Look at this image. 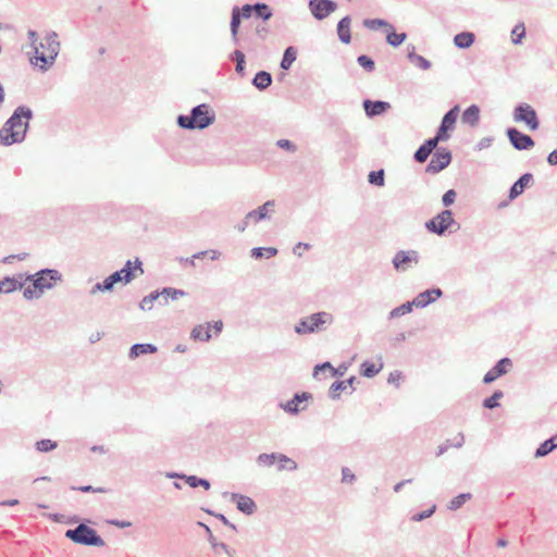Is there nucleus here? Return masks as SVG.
I'll return each instance as SVG.
<instances>
[{
  "mask_svg": "<svg viewBox=\"0 0 557 557\" xmlns=\"http://www.w3.org/2000/svg\"><path fill=\"white\" fill-rule=\"evenodd\" d=\"M334 323V315L327 311H319L301 318L294 326L297 335L306 336L325 332Z\"/></svg>",
  "mask_w": 557,
  "mask_h": 557,
  "instance_id": "20e7f679",
  "label": "nucleus"
},
{
  "mask_svg": "<svg viewBox=\"0 0 557 557\" xmlns=\"http://www.w3.org/2000/svg\"><path fill=\"white\" fill-rule=\"evenodd\" d=\"M387 32V35H386V41L388 45H391L392 47H398L400 46L407 38V34L406 33H396L393 29H386Z\"/></svg>",
  "mask_w": 557,
  "mask_h": 557,
  "instance_id": "58836bf2",
  "label": "nucleus"
},
{
  "mask_svg": "<svg viewBox=\"0 0 557 557\" xmlns=\"http://www.w3.org/2000/svg\"><path fill=\"white\" fill-rule=\"evenodd\" d=\"M525 37V27L523 23H518L511 30V41L513 45H519Z\"/></svg>",
  "mask_w": 557,
  "mask_h": 557,
  "instance_id": "de8ad7c7",
  "label": "nucleus"
},
{
  "mask_svg": "<svg viewBox=\"0 0 557 557\" xmlns=\"http://www.w3.org/2000/svg\"><path fill=\"white\" fill-rule=\"evenodd\" d=\"M400 379H401V373L399 371H394V372L389 373L387 382L389 384H395L396 386H398Z\"/></svg>",
  "mask_w": 557,
  "mask_h": 557,
  "instance_id": "338daca9",
  "label": "nucleus"
},
{
  "mask_svg": "<svg viewBox=\"0 0 557 557\" xmlns=\"http://www.w3.org/2000/svg\"><path fill=\"white\" fill-rule=\"evenodd\" d=\"M215 121L213 109L207 103H200L190 110L188 115L180 114L176 119L177 125L183 129H205Z\"/></svg>",
  "mask_w": 557,
  "mask_h": 557,
  "instance_id": "f03ea898",
  "label": "nucleus"
},
{
  "mask_svg": "<svg viewBox=\"0 0 557 557\" xmlns=\"http://www.w3.org/2000/svg\"><path fill=\"white\" fill-rule=\"evenodd\" d=\"M533 181V175L531 173L522 174L510 187L509 189V199L513 200L518 196H520L524 189L529 186V184Z\"/></svg>",
  "mask_w": 557,
  "mask_h": 557,
  "instance_id": "412c9836",
  "label": "nucleus"
},
{
  "mask_svg": "<svg viewBox=\"0 0 557 557\" xmlns=\"http://www.w3.org/2000/svg\"><path fill=\"white\" fill-rule=\"evenodd\" d=\"M358 64L363 67L367 72H372L375 69L374 61L366 54H361L357 58Z\"/></svg>",
  "mask_w": 557,
  "mask_h": 557,
  "instance_id": "603ef678",
  "label": "nucleus"
},
{
  "mask_svg": "<svg viewBox=\"0 0 557 557\" xmlns=\"http://www.w3.org/2000/svg\"><path fill=\"white\" fill-rule=\"evenodd\" d=\"M239 11L242 18H249L255 11V4H245Z\"/></svg>",
  "mask_w": 557,
  "mask_h": 557,
  "instance_id": "69168bd1",
  "label": "nucleus"
},
{
  "mask_svg": "<svg viewBox=\"0 0 557 557\" xmlns=\"http://www.w3.org/2000/svg\"><path fill=\"white\" fill-rule=\"evenodd\" d=\"M272 84V75L267 71L256 73L252 85L259 90H265Z\"/></svg>",
  "mask_w": 557,
  "mask_h": 557,
  "instance_id": "c85d7f7f",
  "label": "nucleus"
},
{
  "mask_svg": "<svg viewBox=\"0 0 557 557\" xmlns=\"http://www.w3.org/2000/svg\"><path fill=\"white\" fill-rule=\"evenodd\" d=\"M442 296H443V290L440 287H433L431 289H426V290L418 294L412 299V305L416 308H425L426 306L434 302Z\"/></svg>",
  "mask_w": 557,
  "mask_h": 557,
  "instance_id": "dca6fc26",
  "label": "nucleus"
},
{
  "mask_svg": "<svg viewBox=\"0 0 557 557\" xmlns=\"http://www.w3.org/2000/svg\"><path fill=\"white\" fill-rule=\"evenodd\" d=\"M392 263L397 272H406L412 264L419 263V252L417 250H399L395 253Z\"/></svg>",
  "mask_w": 557,
  "mask_h": 557,
  "instance_id": "f8f14e48",
  "label": "nucleus"
},
{
  "mask_svg": "<svg viewBox=\"0 0 557 557\" xmlns=\"http://www.w3.org/2000/svg\"><path fill=\"white\" fill-rule=\"evenodd\" d=\"M33 111L25 106H18L0 129V145L12 146L25 140Z\"/></svg>",
  "mask_w": 557,
  "mask_h": 557,
  "instance_id": "f257e3e1",
  "label": "nucleus"
},
{
  "mask_svg": "<svg viewBox=\"0 0 557 557\" xmlns=\"http://www.w3.org/2000/svg\"><path fill=\"white\" fill-rule=\"evenodd\" d=\"M414 46L411 47V50L408 51V59L411 63H413L416 66L420 67L421 70H429L431 67V62L426 60L424 57L416 53Z\"/></svg>",
  "mask_w": 557,
  "mask_h": 557,
  "instance_id": "473e14b6",
  "label": "nucleus"
},
{
  "mask_svg": "<svg viewBox=\"0 0 557 557\" xmlns=\"http://www.w3.org/2000/svg\"><path fill=\"white\" fill-rule=\"evenodd\" d=\"M425 228L437 236H444L460 228V224L454 219L453 211L445 209L425 222Z\"/></svg>",
  "mask_w": 557,
  "mask_h": 557,
  "instance_id": "423d86ee",
  "label": "nucleus"
},
{
  "mask_svg": "<svg viewBox=\"0 0 557 557\" xmlns=\"http://www.w3.org/2000/svg\"><path fill=\"white\" fill-rule=\"evenodd\" d=\"M308 8L315 20L322 21L336 11L337 3L333 0H309Z\"/></svg>",
  "mask_w": 557,
  "mask_h": 557,
  "instance_id": "9b49d317",
  "label": "nucleus"
},
{
  "mask_svg": "<svg viewBox=\"0 0 557 557\" xmlns=\"http://www.w3.org/2000/svg\"><path fill=\"white\" fill-rule=\"evenodd\" d=\"M27 38L29 40V45L32 47V49L35 51L37 50V47H38V39H39V36H38V33L34 29H28L27 32Z\"/></svg>",
  "mask_w": 557,
  "mask_h": 557,
  "instance_id": "052dcab7",
  "label": "nucleus"
},
{
  "mask_svg": "<svg viewBox=\"0 0 557 557\" xmlns=\"http://www.w3.org/2000/svg\"><path fill=\"white\" fill-rule=\"evenodd\" d=\"M59 52L60 41L58 40V34L51 30L46 34L44 41L38 42L37 50L34 52L36 62H34L33 59H30V62L36 65L40 62L38 66L45 72L54 64Z\"/></svg>",
  "mask_w": 557,
  "mask_h": 557,
  "instance_id": "7ed1b4c3",
  "label": "nucleus"
},
{
  "mask_svg": "<svg viewBox=\"0 0 557 557\" xmlns=\"http://www.w3.org/2000/svg\"><path fill=\"white\" fill-rule=\"evenodd\" d=\"M504 397V393L500 389L495 391L492 396L483 400V407L486 409H495L499 406L498 400Z\"/></svg>",
  "mask_w": 557,
  "mask_h": 557,
  "instance_id": "49530a36",
  "label": "nucleus"
},
{
  "mask_svg": "<svg viewBox=\"0 0 557 557\" xmlns=\"http://www.w3.org/2000/svg\"><path fill=\"white\" fill-rule=\"evenodd\" d=\"M277 252L275 247H255L250 250V257L253 259H261L263 257L270 259L276 256Z\"/></svg>",
  "mask_w": 557,
  "mask_h": 557,
  "instance_id": "c9c22d12",
  "label": "nucleus"
},
{
  "mask_svg": "<svg viewBox=\"0 0 557 557\" xmlns=\"http://www.w3.org/2000/svg\"><path fill=\"white\" fill-rule=\"evenodd\" d=\"M23 287V283L18 282L14 277H4L0 280V293L10 294L14 290L21 289Z\"/></svg>",
  "mask_w": 557,
  "mask_h": 557,
  "instance_id": "2f4dec72",
  "label": "nucleus"
},
{
  "mask_svg": "<svg viewBox=\"0 0 557 557\" xmlns=\"http://www.w3.org/2000/svg\"><path fill=\"white\" fill-rule=\"evenodd\" d=\"M297 58V51L293 46L285 49L280 66L282 70H289Z\"/></svg>",
  "mask_w": 557,
  "mask_h": 557,
  "instance_id": "f704fd0d",
  "label": "nucleus"
},
{
  "mask_svg": "<svg viewBox=\"0 0 557 557\" xmlns=\"http://www.w3.org/2000/svg\"><path fill=\"white\" fill-rule=\"evenodd\" d=\"M512 360L508 357L499 359L496 364L488 370L483 376L484 384H491L498 377L507 374L512 369Z\"/></svg>",
  "mask_w": 557,
  "mask_h": 557,
  "instance_id": "4468645a",
  "label": "nucleus"
},
{
  "mask_svg": "<svg viewBox=\"0 0 557 557\" xmlns=\"http://www.w3.org/2000/svg\"><path fill=\"white\" fill-rule=\"evenodd\" d=\"M450 161L451 152L445 147H440L433 153L425 171L431 174L440 173L449 165Z\"/></svg>",
  "mask_w": 557,
  "mask_h": 557,
  "instance_id": "9d476101",
  "label": "nucleus"
},
{
  "mask_svg": "<svg viewBox=\"0 0 557 557\" xmlns=\"http://www.w3.org/2000/svg\"><path fill=\"white\" fill-rule=\"evenodd\" d=\"M42 294L44 293H40L38 289H35L34 285L26 287L23 293L25 299L27 300L39 298Z\"/></svg>",
  "mask_w": 557,
  "mask_h": 557,
  "instance_id": "13d9d810",
  "label": "nucleus"
},
{
  "mask_svg": "<svg viewBox=\"0 0 557 557\" xmlns=\"http://www.w3.org/2000/svg\"><path fill=\"white\" fill-rule=\"evenodd\" d=\"M475 40V35L471 32H461L455 35L454 45L459 49L470 48Z\"/></svg>",
  "mask_w": 557,
  "mask_h": 557,
  "instance_id": "a878e982",
  "label": "nucleus"
},
{
  "mask_svg": "<svg viewBox=\"0 0 557 557\" xmlns=\"http://www.w3.org/2000/svg\"><path fill=\"white\" fill-rule=\"evenodd\" d=\"M98 292H102V293L111 292V288H110L109 284L107 283L106 278L100 283H96L94 285V287L91 288L90 294L95 295Z\"/></svg>",
  "mask_w": 557,
  "mask_h": 557,
  "instance_id": "bf43d9fd",
  "label": "nucleus"
},
{
  "mask_svg": "<svg viewBox=\"0 0 557 557\" xmlns=\"http://www.w3.org/2000/svg\"><path fill=\"white\" fill-rule=\"evenodd\" d=\"M414 306L412 305V300L411 301H407L396 308H394L393 310L389 311L388 313V319H396V318H399V317H403L407 313H410L412 311V308Z\"/></svg>",
  "mask_w": 557,
  "mask_h": 557,
  "instance_id": "ea45409f",
  "label": "nucleus"
},
{
  "mask_svg": "<svg viewBox=\"0 0 557 557\" xmlns=\"http://www.w3.org/2000/svg\"><path fill=\"white\" fill-rule=\"evenodd\" d=\"M471 497L472 495L470 493H461L449 500L447 508L455 511L459 509L466 502L470 500Z\"/></svg>",
  "mask_w": 557,
  "mask_h": 557,
  "instance_id": "37998d69",
  "label": "nucleus"
},
{
  "mask_svg": "<svg viewBox=\"0 0 557 557\" xmlns=\"http://www.w3.org/2000/svg\"><path fill=\"white\" fill-rule=\"evenodd\" d=\"M231 499L236 504V508L245 515H252L257 510L256 503L249 496L232 493Z\"/></svg>",
  "mask_w": 557,
  "mask_h": 557,
  "instance_id": "f3484780",
  "label": "nucleus"
},
{
  "mask_svg": "<svg viewBox=\"0 0 557 557\" xmlns=\"http://www.w3.org/2000/svg\"><path fill=\"white\" fill-rule=\"evenodd\" d=\"M278 453H262L260 455L257 456L256 458V462L259 467H263V468H270L272 466L275 465V462L277 461V456Z\"/></svg>",
  "mask_w": 557,
  "mask_h": 557,
  "instance_id": "4c0bfd02",
  "label": "nucleus"
},
{
  "mask_svg": "<svg viewBox=\"0 0 557 557\" xmlns=\"http://www.w3.org/2000/svg\"><path fill=\"white\" fill-rule=\"evenodd\" d=\"M512 117L517 123H524L531 131H536L540 127L537 113L529 103H518L513 109Z\"/></svg>",
  "mask_w": 557,
  "mask_h": 557,
  "instance_id": "1a4fd4ad",
  "label": "nucleus"
},
{
  "mask_svg": "<svg viewBox=\"0 0 557 557\" xmlns=\"http://www.w3.org/2000/svg\"><path fill=\"white\" fill-rule=\"evenodd\" d=\"M555 449H557V433L540 444V446L536 448L534 453V457L543 458L549 455Z\"/></svg>",
  "mask_w": 557,
  "mask_h": 557,
  "instance_id": "5701e85b",
  "label": "nucleus"
},
{
  "mask_svg": "<svg viewBox=\"0 0 557 557\" xmlns=\"http://www.w3.org/2000/svg\"><path fill=\"white\" fill-rule=\"evenodd\" d=\"M64 535L75 544L84 546L102 547L106 544L97 531L85 523H81L74 529L66 530Z\"/></svg>",
  "mask_w": 557,
  "mask_h": 557,
  "instance_id": "39448f33",
  "label": "nucleus"
},
{
  "mask_svg": "<svg viewBox=\"0 0 557 557\" xmlns=\"http://www.w3.org/2000/svg\"><path fill=\"white\" fill-rule=\"evenodd\" d=\"M357 381L356 376H350L344 381H335L329 389V397L333 400L339 399V392H345L348 387L351 388L350 393L354 392V383Z\"/></svg>",
  "mask_w": 557,
  "mask_h": 557,
  "instance_id": "aec40b11",
  "label": "nucleus"
},
{
  "mask_svg": "<svg viewBox=\"0 0 557 557\" xmlns=\"http://www.w3.org/2000/svg\"><path fill=\"white\" fill-rule=\"evenodd\" d=\"M26 281H30L40 293L53 288L57 282L62 281V274L55 269H41L35 274H29Z\"/></svg>",
  "mask_w": 557,
  "mask_h": 557,
  "instance_id": "6e6552de",
  "label": "nucleus"
},
{
  "mask_svg": "<svg viewBox=\"0 0 557 557\" xmlns=\"http://www.w3.org/2000/svg\"><path fill=\"white\" fill-rule=\"evenodd\" d=\"M276 146L281 149H284L286 151H289L292 153L297 151V146L290 141L289 139H278L276 141Z\"/></svg>",
  "mask_w": 557,
  "mask_h": 557,
  "instance_id": "4d7b16f0",
  "label": "nucleus"
},
{
  "mask_svg": "<svg viewBox=\"0 0 557 557\" xmlns=\"http://www.w3.org/2000/svg\"><path fill=\"white\" fill-rule=\"evenodd\" d=\"M356 480V475L352 473V471L347 468V467H344L342 469V481L345 482V483H354Z\"/></svg>",
  "mask_w": 557,
  "mask_h": 557,
  "instance_id": "680f3d73",
  "label": "nucleus"
},
{
  "mask_svg": "<svg viewBox=\"0 0 557 557\" xmlns=\"http://www.w3.org/2000/svg\"><path fill=\"white\" fill-rule=\"evenodd\" d=\"M436 510V505H433L431 506L429 509L426 510H423L421 512H417L414 513L412 517H411V521H414V522H420L426 518H430L431 516L434 515Z\"/></svg>",
  "mask_w": 557,
  "mask_h": 557,
  "instance_id": "5fc2aeb1",
  "label": "nucleus"
},
{
  "mask_svg": "<svg viewBox=\"0 0 557 557\" xmlns=\"http://www.w3.org/2000/svg\"><path fill=\"white\" fill-rule=\"evenodd\" d=\"M240 20H242V17H240L239 8L234 7L232 10V18H231V34H232V38L235 42L238 41L237 34H238V28L240 25Z\"/></svg>",
  "mask_w": 557,
  "mask_h": 557,
  "instance_id": "e433bc0d",
  "label": "nucleus"
},
{
  "mask_svg": "<svg viewBox=\"0 0 557 557\" xmlns=\"http://www.w3.org/2000/svg\"><path fill=\"white\" fill-rule=\"evenodd\" d=\"M506 135L512 147L517 150H528L534 147V140L532 137L520 132L516 127H508Z\"/></svg>",
  "mask_w": 557,
  "mask_h": 557,
  "instance_id": "ddd939ff",
  "label": "nucleus"
},
{
  "mask_svg": "<svg viewBox=\"0 0 557 557\" xmlns=\"http://www.w3.org/2000/svg\"><path fill=\"white\" fill-rule=\"evenodd\" d=\"M440 140L434 136L432 138L426 139L423 145L430 150L433 151L434 149H437Z\"/></svg>",
  "mask_w": 557,
  "mask_h": 557,
  "instance_id": "774afa93",
  "label": "nucleus"
},
{
  "mask_svg": "<svg viewBox=\"0 0 557 557\" xmlns=\"http://www.w3.org/2000/svg\"><path fill=\"white\" fill-rule=\"evenodd\" d=\"M461 121L472 127L476 126L480 121V108L476 104L468 107L461 115Z\"/></svg>",
  "mask_w": 557,
  "mask_h": 557,
  "instance_id": "393cba45",
  "label": "nucleus"
},
{
  "mask_svg": "<svg viewBox=\"0 0 557 557\" xmlns=\"http://www.w3.org/2000/svg\"><path fill=\"white\" fill-rule=\"evenodd\" d=\"M255 13L257 17L262 18L263 21L270 20L273 15L270 7L263 2H257L255 4Z\"/></svg>",
  "mask_w": 557,
  "mask_h": 557,
  "instance_id": "a18cd8bd",
  "label": "nucleus"
},
{
  "mask_svg": "<svg viewBox=\"0 0 557 557\" xmlns=\"http://www.w3.org/2000/svg\"><path fill=\"white\" fill-rule=\"evenodd\" d=\"M275 201L268 200L262 206L247 213V219L253 223L270 219L269 213L274 211Z\"/></svg>",
  "mask_w": 557,
  "mask_h": 557,
  "instance_id": "6ab92c4d",
  "label": "nucleus"
},
{
  "mask_svg": "<svg viewBox=\"0 0 557 557\" xmlns=\"http://www.w3.org/2000/svg\"><path fill=\"white\" fill-rule=\"evenodd\" d=\"M449 129L445 128V126H438L437 128V132H436V135L435 137L440 140V141H446L450 135H449Z\"/></svg>",
  "mask_w": 557,
  "mask_h": 557,
  "instance_id": "e2e57ef3",
  "label": "nucleus"
},
{
  "mask_svg": "<svg viewBox=\"0 0 557 557\" xmlns=\"http://www.w3.org/2000/svg\"><path fill=\"white\" fill-rule=\"evenodd\" d=\"M457 197V193L455 189H448L442 197V203L444 207L451 206Z\"/></svg>",
  "mask_w": 557,
  "mask_h": 557,
  "instance_id": "6e6d98bb",
  "label": "nucleus"
},
{
  "mask_svg": "<svg viewBox=\"0 0 557 557\" xmlns=\"http://www.w3.org/2000/svg\"><path fill=\"white\" fill-rule=\"evenodd\" d=\"M161 297L160 290H153L149 295L145 296L140 302L139 308L144 311L152 309L153 302Z\"/></svg>",
  "mask_w": 557,
  "mask_h": 557,
  "instance_id": "a19ab883",
  "label": "nucleus"
},
{
  "mask_svg": "<svg viewBox=\"0 0 557 557\" xmlns=\"http://www.w3.org/2000/svg\"><path fill=\"white\" fill-rule=\"evenodd\" d=\"M383 367L384 364L381 359L377 364L374 362L364 361L360 366V374L364 377L371 379L379 374L382 371Z\"/></svg>",
  "mask_w": 557,
  "mask_h": 557,
  "instance_id": "bb28decb",
  "label": "nucleus"
},
{
  "mask_svg": "<svg viewBox=\"0 0 557 557\" xmlns=\"http://www.w3.org/2000/svg\"><path fill=\"white\" fill-rule=\"evenodd\" d=\"M277 461L275 465L277 466V471H295L298 468V465L295 460L289 458L287 455L278 453Z\"/></svg>",
  "mask_w": 557,
  "mask_h": 557,
  "instance_id": "c756f323",
  "label": "nucleus"
},
{
  "mask_svg": "<svg viewBox=\"0 0 557 557\" xmlns=\"http://www.w3.org/2000/svg\"><path fill=\"white\" fill-rule=\"evenodd\" d=\"M362 107L367 116L373 117L385 113L391 108V104L383 100L366 99L363 100Z\"/></svg>",
  "mask_w": 557,
  "mask_h": 557,
  "instance_id": "a211bd4d",
  "label": "nucleus"
},
{
  "mask_svg": "<svg viewBox=\"0 0 557 557\" xmlns=\"http://www.w3.org/2000/svg\"><path fill=\"white\" fill-rule=\"evenodd\" d=\"M210 330L211 323L209 322L206 324H197L190 332V338L196 342H209L212 338Z\"/></svg>",
  "mask_w": 557,
  "mask_h": 557,
  "instance_id": "4be33fe9",
  "label": "nucleus"
},
{
  "mask_svg": "<svg viewBox=\"0 0 557 557\" xmlns=\"http://www.w3.org/2000/svg\"><path fill=\"white\" fill-rule=\"evenodd\" d=\"M364 27L368 29L375 30L380 27H385L386 29H393V25H391L387 21L382 18H366L363 21Z\"/></svg>",
  "mask_w": 557,
  "mask_h": 557,
  "instance_id": "c03bdc74",
  "label": "nucleus"
},
{
  "mask_svg": "<svg viewBox=\"0 0 557 557\" xmlns=\"http://www.w3.org/2000/svg\"><path fill=\"white\" fill-rule=\"evenodd\" d=\"M492 143H493L492 137H483L475 145V149L478 151L484 150V149L488 148L492 145Z\"/></svg>",
  "mask_w": 557,
  "mask_h": 557,
  "instance_id": "0e129e2a",
  "label": "nucleus"
},
{
  "mask_svg": "<svg viewBox=\"0 0 557 557\" xmlns=\"http://www.w3.org/2000/svg\"><path fill=\"white\" fill-rule=\"evenodd\" d=\"M313 398L309 392H301L294 394L293 398L286 403H281L280 408L289 414H298L306 409V406L300 407V404L309 401Z\"/></svg>",
  "mask_w": 557,
  "mask_h": 557,
  "instance_id": "2eb2a0df",
  "label": "nucleus"
},
{
  "mask_svg": "<svg viewBox=\"0 0 557 557\" xmlns=\"http://www.w3.org/2000/svg\"><path fill=\"white\" fill-rule=\"evenodd\" d=\"M160 294L163 297V300L160 301V304L163 306H166L168 298H171L172 300H176L180 297H184L186 295V292L183 289L174 288V287H164L160 290Z\"/></svg>",
  "mask_w": 557,
  "mask_h": 557,
  "instance_id": "72a5a7b5",
  "label": "nucleus"
},
{
  "mask_svg": "<svg viewBox=\"0 0 557 557\" xmlns=\"http://www.w3.org/2000/svg\"><path fill=\"white\" fill-rule=\"evenodd\" d=\"M35 447L40 453H49L58 447V443L52 440L45 438L36 442Z\"/></svg>",
  "mask_w": 557,
  "mask_h": 557,
  "instance_id": "8fccbe9b",
  "label": "nucleus"
},
{
  "mask_svg": "<svg viewBox=\"0 0 557 557\" xmlns=\"http://www.w3.org/2000/svg\"><path fill=\"white\" fill-rule=\"evenodd\" d=\"M157 347L152 344H134L129 349V358L135 359L141 355L154 354Z\"/></svg>",
  "mask_w": 557,
  "mask_h": 557,
  "instance_id": "7c9ffc66",
  "label": "nucleus"
},
{
  "mask_svg": "<svg viewBox=\"0 0 557 557\" xmlns=\"http://www.w3.org/2000/svg\"><path fill=\"white\" fill-rule=\"evenodd\" d=\"M368 182L373 186L383 187L385 185L384 170L371 171L368 175Z\"/></svg>",
  "mask_w": 557,
  "mask_h": 557,
  "instance_id": "79ce46f5",
  "label": "nucleus"
},
{
  "mask_svg": "<svg viewBox=\"0 0 557 557\" xmlns=\"http://www.w3.org/2000/svg\"><path fill=\"white\" fill-rule=\"evenodd\" d=\"M459 111H460L459 106L458 104L454 106L450 110H448L444 114L440 125L445 126V128H447L449 131H454L455 124L458 119Z\"/></svg>",
  "mask_w": 557,
  "mask_h": 557,
  "instance_id": "cd10ccee",
  "label": "nucleus"
},
{
  "mask_svg": "<svg viewBox=\"0 0 557 557\" xmlns=\"http://www.w3.org/2000/svg\"><path fill=\"white\" fill-rule=\"evenodd\" d=\"M141 274H144L143 262L139 258H135L134 262L127 260L121 270L107 276L106 281L112 290L115 284L123 283L126 285L137 277V275Z\"/></svg>",
  "mask_w": 557,
  "mask_h": 557,
  "instance_id": "0eeeda50",
  "label": "nucleus"
},
{
  "mask_svg": "<svg viewBox=\"0 0 557 557\" xmlns=\"http://www.w3.org/2000/svg\"><path fill=\"white\" fill-rule=\"evenodd\" d=\"M186 483L193 488L201 486L205 490H209L211 486L207 479L198 478L196 475H187Z\"/></svg>",
  "mask_w": 557,
  "mask_h": 557,
  "instance_id": "09e8293b",
  "label": "nucleus"
},
{
  "mask_svg": "<svg viewBox=\"0 0 557 557\" xmlns=\"http://www.w3.org/2000/svg\"><path fill=\"white\" fill-rule=\"evenodd\" d=\"M432 151H430L423 144L416 150L413 154L414 161L418 163H423L428 160L429 156Z\"/></svg>",
  "mask_w": 557,
  "mask_h": 557,
  "instance_id": "864d4df0",
  "label": "nucleus"
},
{
  "mask_svg": "<svg viewBox=\"0 0 557 557\" xmlns=\"http://www.w3.org/2000/svg\"><path fill=\"white\" fill-rule=\"evenodd\" d=\"M233 59L236 62L235 71L239 75H244L245 73V54L240 50H235L233 52Z\"/></svg>",
  "mask_w": 557,
  "mask_h": 557,
  "instance_id": "3c124183",
  "label": "nucleus"
},
{
  "mask_svg": "<svg viewBox=\"0 0 557 557\" xmlns=\"http://www.w3.org/2000/svg\"><path fill=\"white\" fill-rule=\"evenodd\" d=\"M350 23L351 18L347 15L341 18L337 24V35L343 44H349L351 41Z\"/></svg>",
  "mask_w": 557,
  "mask_h": 557,
  "instance_id": "b1692460",
  "label": "nucleus"
}]
</instances>
